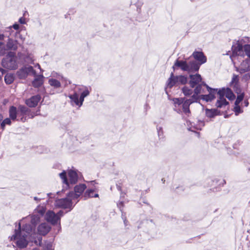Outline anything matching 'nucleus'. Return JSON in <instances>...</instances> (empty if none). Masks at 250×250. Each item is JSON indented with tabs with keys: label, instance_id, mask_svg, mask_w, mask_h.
Masks as SVG:
<instances>
[{
	"label": "nucleus",
	"instance_id": "1",
	"mask_svg": "<svg viewBox=\"0 0 250 250\" xmlns=\"http://www.w3.org/2000/svg\"><path fill=\"white\" fill-rule=\"evenodd\" d=\"M45 212V207L39 205L30 218L26 217L19 223L18 228L15 229L14 234L11 237V240L14 241L19 249L26 247L29 240H31L30 237H34V228L40 222L41 217L43 216Z\"/></svg>",
	"mask_w": 250,
	"mask_h": 250
},
{
	"label": "nucleus",
	"instance_id": "2",
	"mask_svg": "<svg viewBox=\"0 0 250 250\" xmlns=\"http://www.w3.org/2000/svg\"><path fill=\"white\" fill-rule=\"evenodd\" d=\"M189 83L191 88H194V94L192 95L194 99L199 100V94L204 93L205 88H209V86L202 81L201 75L199 74L189 75Z\"/></svg>",
	"mask_w": 250,
	"mask_h": 250
},
{
	"label": "nucleus",
	"instance_id": "3",
	"mask_svg": "<svg viewBox=\"0 0 250 250\" xmlns=\"http://www.w3.org/2000/svg\"><path fill=\"white\" fill-rule=\"evenodd\" d=\"M77 89V91L68 95V97L72 105H76L80 107L83 105L84 98L89 95L90 91L87 87L83 85L79 86Z\"/></svg>",
	"mask_w": 250,
	"mask_h": 250
},
{
	"label": "nucleus",
	"instance_id": "4",
	"mask_svg": "<svg viewBox=\"0 0 250 250\" xmlns=\"http://www.w3.org/2000/svg\"><path fill=\"white\" fill-rule=\"evenodd\" d=\"M232 54L230 56L231 60L234 64L239 58L243 57L246 54L250 58V44H246L244 46L238 41L232 46Z\"/></svg>",
	"mask_w": 250,
	"mask_h": 250
},
{
	"label": "nucleus",
	"instance_id": "5",
	"mask_svg": "<svg viewBox=\"0 0 250 250\" xmlns=\"http://www.w3.org/2000/svg\"><path fill=\"white\" fill-rule=\"evenodd\" d=\"M198 101L197 99H194L192 96L190 98L187 100L184 98L173 99L174 110L179 113L183 112L186 114H188L190 112L189 105Z\"/></svg>",
	"mask_w": 250,
	"mask_h": 250
},
{
	"label": "nucleus",
	"instance_id": "6",
	"mask_svg": "<svg viewBox=\"0 0 250 250\" xmlns=\"http://www.w3.org/2000/svg\"><path fill=\"white\" fill-rule=\"evenodd\" d=\"M68 179L67 178L66 172L65 170L59 174L60 178L62 180L63 184L65 185V188H70L71 186L77 183L81 173L75 169H69L67 172Z\"/></svg>",
	"mask_w": 250,
	"mask_h": 250
},
{
	"label": "nucleus",
	"instance_id": "7",
	"mask_svg": "<svg viewBox=\"0 0 250 250\" xmlns=\"http://www.w3.org/2000/svg\"><path fill=\"white\" fill-rule=\"evenodd\" d=\"M174 70L180 68L183 71L188 73L195 72L198 71L200 68V64L195 61L188 62L186 61L176 60L172 66Z\"/></svg>",
	"mask_w": 250,
	"mask_h": 250
},
{
	"label": "nucleus",
	"instance_id": "8",
	"mask_svg": "<svg viewBox=\"0 0 250 250\" xmlns=\"http://www.w3.org/2000/svg\"><path fill=\"white\" fill-rule=\"evenodd\" d=\"M219 97L217 100L216 105L217 107L221 108L224 105H227L229 103L227 102L225 96L229 100H233L235 98V96L229 88H222L217 92Z\"/></svg>",
	"mask_w": 250,
	"mask_h": 250
},
{
	"label": "nucleus",
	"instance_id": "9",
	"mask_svg": "<svg viewBox=\"0 0 250 250\" xmlns=\"http://www.w3.org/2000/svg\"><path fill=\"white\" fill-rule=\"evenodd\" d=\"M5 36L3 34H0V55L3 56L6 54L8 50L16 51L18 47V42L17 41L8 38L6 44L4 42Z\"/></svg>",
	"mask_w": 250,
	"mask_h": 250
},
{
	"label": "nucleus",
	"instance_id": "10",
	"mask_svg": "<svg viewBox=\"0 0 250 250\" xmlns=\"http://www.w3.org/2000/svg\"><path fill=\"white\" fill-rule=\"evenodd\" d=\"M2 66L5 68L9 70L16 69L18 67L17 57L13 52H9L7 55L3 58L1 62Z\"/></svg>",
	"mask_w": 250,
	"mask_h": 250
},
{
	"label": "nucleus",
	"instance_id": "11",
	"mask_svg": "<svg viewBox=\"0 0 250 250\" xmlns=\"http://www.w3.org/2000/svg\"><path fill=\"white\" fill-rule=\"evenodd\" d=\"M51 229L50 226L46 223L40 224L38 227V231L40 235L37 236V239L34 241L37 245L41 246L42 241L41 235H45L48 233Z\"/></svg>",
	"mask_w": 250,
	"mask_h": 250
},
{
	"label": "nucleus",
	"instance_id": "12",
	"mask_svg": "<svg viewBox=\"0 0 250 250\" xmlns=\"http://www.w3.org/2000/svg\"><path fill=\"white\" fill-rule=\"evenodd\" d=\"M75 202L76 201L74 200L73 199L69 198L68 194L66 198L57 200L55 201V205L56 207L59 208L71 209L73 207V203H75Z\"/></svg>",
	"mask_w": 250,
	"mask_h": 250
},
{
	"label": "nucleus",
	"instance_id": "13",
	"mask_svg": "<svg viewBox=\"0 0 250 250\" xmlns=\"http://www.w3.org/2000/svg\"><path fill=\"white\" fill-rule=\"evenodd\" d=\"M86 188V186L84 184H81L76 186L74 187V192L72 191L69 193V198H71V199L75 200V204H76L78 202V199L82 194Z\"/></svg>",
	"mask_w": 250,
	"mask_h": 250
},
{
	"label": "nucleus",
	"instance_id": "14",
	"mask_svg": "<svg viewBox=\"0 0 250 250\" xmlns=\"http://www.w3.org/2000/svg\"><path fill=\"white\" fill-rule=\"evenodd\" d=\"M19 78L21 79H25L28 75H36V72L31 66H24L19 69L17 72Z\"/></svg>",
	"mask_w": 250,
	"mask_h": 250
},
{
	"label": "nucleus",
	"instance_id": "15",
	"mask_svg": "<svg viewBox=\"0 0 250 250\" xmlns=\"http://www.w3.org/2000/svg\"><path fill=\"white\" fill-rule=\"evenodd\" d=\"M45 219L53 225L57 224L58 222L59 225H60L59 216L57 215L53 211L49 210L46 213Z\"/></svg>",
	"mask_w": 250,
	"mask_h": 250
},
{
	"label": "nucleus",
	"instance_id": "16",
	"mask_svg": "<svg viewBox=\"0 0 250 250\" xmlns=\"http://www.w3.org/2000/svg\"><path fill=\"white\" fill-rule=\"evenodd\" d=\"M28 108L25 106L20 105L18 109V114L17 120H20L22 122H24L26 120V115L28 112Z\"/></svg>",
	"mask_w": 250,
	"mask_h": 250
},
{
	"label": "nucleus",
	"instance_id": "17",
	"mask_svg": "<svg viewBox=\"0 0 250 250\" xmlns=\"http://www.w3.org/2000/svg\"><path fill=\"white\" fill-rule=\"evenodd\" d=\"M209 92L208 95H200L199 94V98L201 99L206 102L211 101L215 98V95L217 91V89H211L209 87V88H207Z\"/></svg>",
	"mask_w": 250,
	"mask_h": 250
},
{
	"label": "nucleus",
	"instance_id": "18",
	"mask_svg": "<svg viewBox=\"0 0 250 250\" xmlns=\"http://www.w3.org/2000/svg\"><path fill=\"white\" fill-rule=\"evenodd\" d=\"M192 56L195 60L197 61V62L200 65L202 64L205 63L207 62V58L204 55V53L201 51H194Z\"/></svg>",
	"mask_w": 250,
	"mask_h": 250
},
{
	"label": "nucleus",
	"instance_id": "19",
	"mask_svg": "<svg viewBox=\"0 0 250 250\" xmlns=\"http://www.w3.org/2000/svg\"><path fill=\"white\" fill-rule=\"evenodd\" d=\"M236 70L241 73L250 71V60L246 59L243 61L239 67L237 68Z\"/></svg>",
	"mask_w": 250,
	"mask_h": 250
},
{
	"label": "nucleus",
	"instance_id": "20",
	"mask_svg": "<svg viewBox=\"0 0 250 250\" xmlns=\"http://www.w3.org/2000/svg\"><path fill=\"white\" fill-rule=\"evenodd\" d=\"M40 100L41 96L39 95H37L26 100V104L29 107H35L38 104Z\"/></svg>",
	"mask_w": 250,
	"mask_h": 250
},
{
	"label": "nucleus",
	"instance_id": "21",
	"mask_svg": "<svg viewBox=\"0 0 250 250\" xmlns=\"http://www.w3.org/2000/svg\"><path fill=\"white\" fill-rule=\"evenodd\" d=\"M238 76L236 75H233L231 82V85L234 88V90L236 93L238 94L240 91V89L238 87Z\"/></svg>",
	"mask_w": 250,
	"mask_h": 250
},
{
	"label": "nucleus",
	"instance_id": "22",
	"mask_svg": "<svg viewBox=\"0 0 250 250\" xmlns=\"http://www.w3.org/2000/svg\"><path fill=\"white\" fill-rule=\"evenodd\" d=\"M61 80H57L56 79L51 78L48 79L49 84L55 89L60 88L61 87Z\"/></svg>",
	"mask_w": 250,
	"mask_h": 250
},
{
	"label": "nucleus",
	"instance_id": "23",
	"mask_svg": "<svg viewBox=\"0 0 250 250\" xmlns=\"http://www.w3.org/2000/svg\"><path fill=\"white\" fill-rule=\"evenodd\" d=\"M9 117L13 121L17 120L18 109L14 106H11L9 109Z\"/></svg>",
	"mask_w": 250,
	"mask_h": 250
},
{
	"label": "nucleus",
	"instance_id": "24",
	"mask_svg": "<svg viewBox=\"0 0 250 250\" xmlns=\"http://www.w3.org/2000/svg\"><path fill=\"white\" fill-rule=\"evenodd\" d=\"M43 83V76L39 75L35 77L32 82V85L35 87H38Z\"/></svg>",
	"mask_w": 250,
	"mask_h": 250
},
{
	"label": "nucleus",
	"instance_id": "25",
	"mask_svg": "<svg viewBox=\"0 0 250 250\" xmlns=\"http://www.w3.org/2000/svg\"><path fill=\"white\" fill-rule=\"evenodd\" d=\"M167 86L169 88H171L175 84H177V81L176 80V76H174L173 73L172 72L170 74V78L167 81Z\"/></svg>",
	"mask_w": 250,
	"mask_h": 250
},
{
	"label": "nucleus",
	"instance_id": "26",
	"mask_svg": "<svg viewBox=\"0 0 250 250\" xmlns=\"http://www.w3.org/2000/svg\"><path fill=\"white\" fill-rule=\"evenodd\" d=\"M176 80L177 81V84H184L188 82L187 77L182 75L176 76Z\"/></svg>",
	"mask_w": 250,
	"mask_h": 250
},
{
	"label": "nucleus",
	"instance_id": "27",
	"mask_svg": "<svg viewBox=\"0 0 250 250\" xmlns=\"http://www.w3.org/2000/svg\"><path fill=\"white\" fill-rule=\"evenodd\" d=\"M14 80V76L12 74H7L4 77V81L6 84L12 83Z\"/></svg>",
	"mask_w": 250,
	"mask_h": 250
},
{
	"label": "nucleus",
	"instance_id": "28",
	"mask_svg": "<svg viewBox=\"0 0 250 250\" xmlns=\"http://www.w3.org/2000/svg\"><path fill=\"white\" fill-rule=\"evenodd\" d=\"M182 92L185 96H190L192 93L194 94V91L193 90L187 86H185L182 88Z\"/></svg>",
	"mask_w": 250,
	"mask_h": 250
},
{
	"label": "nucleus",
	"instance_id": "29",
	"mask_svg": "<svg viewBox=\"0 0 250 250\" xmlns=\"http://www.w3.org/2000/svg\"><path fill=\"white\" fill-rule=\"evenodd\" d=\"M206 115L208 117L213 118L216 115V111L214 109H206Z\"/></svg>",
	"mask_w": 250,
	"mask_h": 250
},
{
	"label": "nucleus",
	"instance_id": "30",
	"mask_svg": "<svg viewBox=\"0 0 250 250\" xmlns=\"http://www.w3.org/2000/svg\"><path fill=\"white\" fill-rule=\"evenodd\" d=\"M42 250H54L52 242H45L42 245Z\"/></svg>",
	"mask_w": 250,
	"mask_h": 250
},
{
	"label": "nucleus",
	"instance_id": "31",
	"mask_svg": "<svg viewBox=\"0 0 250 250\" xmlns=\"http://www.w3.org/2000/svg\"><path fill=\"white\" fill-rule=\"evenodd\" d=\"M93 189H87L84 194V199H86L88 198L93 197Z\"/></svg>",
	"mask_w": 250,
	"mask_h": 250
},
{
	"label": "nucleus",
	"instance_id": "32",
	"mask_svg": "<svg viewBox=\"0 0 250 250\" xmlns=\"http://www.w3.org/2000/svg\"><path fill=\"white\" fill-rule=\"evenodd\" d=\"M11 124V119L10 118H6L4 119L0 124L1 127L4 129L6 125H10Z\"/></svg>",
	"mask_w": 250,
	"mask_h": 250
},
{
	"label": "nucleus",
	"instance_id": "33",
	"mask_svg": "<svg viewBox=\"0 0 250 250\" xmlns=\"http://www.w3.org/2000/svg\"><path fill=\"white\" fill-rule=\"evenodd\" d=\"M51 77L59 80H63L64 79L62 76L54 71L51 73Z\"/></svg>",
	"mask_w": 250,
	"mask_h": 250
},
{
	"label": "nucleus",
	"instance_id": "34",
	"mask_svg": "<svg viewBox=\"0 0 250 250\" xmlns=\"http://www.w3.org/2000/svg\"><path fill=\"white\" fill-rule=\"evenodd\" d=\"M157 131L159 139H163L164 138V131L162 126H157Z\"/></svg>",
	"mask_w": 250,
	"mask_h": 250
},
{
	"label": "nucleus",
	"instance_id": "35",
	"mask_svg": "<svg viewBox=\"0 0 250 250\" xmlns=\"http://www.w3.org/2000/svg\"><path fill=\"white\" fill-rule=\"evenodd\" d=\"M240 92L238 93L239 94L237 97V99L235 102L234 104H239L242 101L244 97V93H240Z\"/></svg>",
	"mask_w": 250,
	"mask_h": 250
},
{
	"label": "nucleus",
	"instance_id": "36",
	"mask_svg": "<svg viewBox=\"0 0 250 250\" xmlns=\"http://www.w3.org/2000/svg\"><path fill=\"white\" fill-rule=\"evenodd\" d=\"M233 111L235 112L236 115H238L239 114L243 112V110L241 108L239 104H235Z\"/></svg>",
	"mask_w": 250,
	"mask_h": 250
},
{
	"label": "nucleus",
	"instance_id": "37",
	"mask_svg": "<svg viewBox=\"0 0 250 250\" xmlns=\"http://www.w3.org/2000/svg\"><path fill=\"white\" fill-rule=\"evenodd\" d=\"M243 79L247 81L250 80V73L246 74L243 76Z\"/></svg>",
	"mask_w": 250,
	"mask_h": 250
},
{
	"label": "nucleus",
	"instance_id": "38",
	"mask_svg": "<svg viewBox=\"0 0 250 250\" xmlns=\"http://www.w3.org/2000/svg\"><path fill=\"white\" fill-rule=\"evenodd\" d=\"M204 126V123L202 121H199V125L198 126L196 127L197 129H201V127Z\"/></svg>",
	"mask_w": 250,
	"mask_h": 250
},
{
	"label": "nucleus",
	"instance_id": "39",
	"mask_svg": "<svg viewBox=\"0 0 250 250\" xmlns=\"http://www.w3.org/2000/svg\"><path fill=\"white\" fill-rule=\"evenodd\" d=\"M19 22L21 24H25V18L21 17L20 18L19 20Z\"/></svg>",
	"mask_w": 250,
	"mask_h": 250
},
{
	"label": "nucleus",
	"instance_id": "40",
	"mask_svg": "<svg viewBox=\"0 0 250 250\" xmlns=\"http://www.w3.org/2000/svg\"><path fill=\"white\" fill-rule=\"evenodd\" d=\"M57 215L59 216L60 220L61 219V217L63 216V212L62 211H60L57 213L56 214Z\"/></svg>",
	"mask_w": 250,
	"mask_h": 250
},
{
	"label": "nucleus",
	"instance_id": "41",
	"mask_svg": "<svg viewBox=\"0 0 250 250\" xmlns=\"http://www.w3.org/2000/svg\"><path fill=\"white\" fill-rule=\"evenodd\" d=\"M122 218L124 220V222L125 226H127V221L126 219L125 216L124 215H123V214H122Z\"/></svg>",
	"mask_w": 250,
	"mask_h": 250
},
{
	"label": "nucleus",
	"instance_id": "42",
	"mask_svg": "<svg viewBox=\"0 0 250 250\" xmlns=\"http://www.w3.org/2000/svg\"><path fill=\"white\" fill-rule=\"evenodd\" d=\"M13 27L15 30H18L19 29V25L18 24L15 23L13 24Z\"/></svg>",
	"mask_w": 250,
	"mask_h": 250
},
{
	"label": "nucleus",
	"instance_id": "43",
	"mask_svg": "<svg viewBox=\"0 0 250 250\" xmlns=\"http://www.w3.org/2000/svg\"><path fill=\"white\" fill-rule=\"evenodd\" d=\"M243 103L245 106H248L249 105V102L248 100H245Z\"/></svg>",
	"mask_w": 250,
	"mask_h": 250
},
{
	"label": "nucleus",
	"instance_id": "44",
	"mask_svg": "<svg viewBox=\"0 0 250 250\" xmlns=\"http://www.w3.org/2000/svg\"><path fill=\"white\" fill-rule=\"evenodd\" d=\"M29 59V61H32V57L31 56V55H29L28 58H27V59Z\"/></svg>",
	"mask_w": 250,
	"mask_h": 250
},
{
	"label": "nucleus",
	"instance_id": "45",
	"mask_svg": "<svg viewBox=\"0 0 250 250\" xmlns=\"http://www.w3.org/2000/svg\"><path fill=\"white\" fill-rule=\"evenodd\" d=\"M34 199L35 200V201H39L41 200L40 199H39L38 198H37V197H34Z\"/></svg>",
	"mask_w": 250,
	"mask_h": 250
},
{
	"label": "nucleus",
	"instance_id": "46",
	"mask_svg": "<svg viewBox=\"0 0 250 250\" xmlns=\"http://www.w3.org/2000/svg\"><path fill=\"white\" fill-rule=\"evenodd\" d=\"M0 71L2 73H3L5 72V70H4L3 68H0Z\"/></svg>",
	"mask_w": 250,
	"mask_h": 250
},
{
	"label": "nucleus",
	"instance_id": "47",
	"mask_svg": "<svg viewBox=\"0 0 250 250\" xmlns=\"http://www.w3.org/2000/svg\"><path fill=\"white\" fill-rule=\"evenodd\" d=\"M35 115H36V114H35V113H32L31 114V118H33Z\"/></svg>",
	"mask_w": 250,
	"mask_h": 250
},
{
	"label": "nucleus",
	"instance_id": "48",
	"mask_svg": "<svg viewBox=\"0 0 250 250\" xmlns=\"http://www.w3.org/2000/svg\"><path fill=\"white\" fill-rule=\"evenodd\" d=\"M99 196V195L98 194L96 193V194H94L93 195V197H98Z\"/></svg>",
	"mask_w": 250,
	"mask_h": 250
},
{
	"label": "nucleus",
	"instance_id": "49",
	"mask_svg": "<svg viewBox=\"0 0 250 250\" xmlns=\"http://www.w3.org/2000/svg\"><path fill=\"white\" fill-rule=\"evenodd\" d=\"M223 182H224V183H226L225 180H223Z\"/></svg>",
	"mask_w": 250,
	"mask_h": 250
}]
</instances>
